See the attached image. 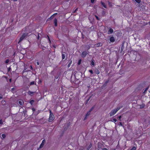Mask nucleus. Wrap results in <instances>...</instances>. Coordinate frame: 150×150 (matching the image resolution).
<instances>
[{
	"instance_id": "27",
	"label": "nucleus",
	"mask_w": 150,
	"mask_h": 150,
	"mask_svg": "<svg viewBox=\"0 0 150 150\" xmlns=\"http://www.w3.org/2000/svg\"><path fill=\"white\" fill-rule=\"evenodd\" d=\"M96 73L97 74H99L100 73V72L98 70H97L96 71Z\"/></svg>"
},
{
	"instance_id": "31",
	"label": "nucleus",
	"mask_w": 150,
	"mask_h": 150,
	"mask_svg": "<svg viewBox=\"0 0 150 150\" xmlns=\"http://www.w3.org/2000/svg\"><path fill=\"white\" fill-rule=\"evenodd\" d=\"M2 95L0 94V99H2Z\"/></svg>"
},
{
	"instance_id": "12",
	"label": "nucleus",
	"mask_w": 150,
	"mask_h": 150,
	"mask_svg": "<svg viewBox=\"0 0 150 150\" xmlns=\"http://www.w3.org/2000/svg\"><path fill=\"white\" fill-rule=\"evenodd\" d=\"M19 104L20 105H22L23 104V103L21 101H19L18 102Z\"/></svg>"
},
{
	"instance_id": "43",
	"label": "nucleus",
	"mask_w": 150,
	"mask_h": 150,
	"mask_svg": "<svg viewBox=\"0 0 150 150\" xmlns=\"http://www.w3.org/2000/svg\"><path fill=\"white\" fill-rule=\"evenodd\" d=\"M11 82V79H10L9 80Z\"/></svg>"
},
{
	"instance_id": "21",
	"label": "nucleus",
	"mask_w": 150,
	"mask_h": 150,
	"mask_svg": "<svg viewBox=\"0 0 150 150\" xmlns=\"http://www.w3.org/2000/svg\"><path fill=\"white\" fill-rule=\"evenodd\" d=\"M91 145L90 144L89 145V147L87 148V149H88V150L89 149L91 148Z\"/></svg>"
},
{
	"instance_id": "20",
	"label": "nucleus",
	"mask_w": 150,
	"mask_h": 150,
	"mask_svg": "<svg viewBox=\"0 0 150 150\" xmlns=\"http://www.w3.org/2000/svg\"><path fill=\"white\" fill-rule=\"evenodd\" d=\"M34 103V100H32L30 101V103L32 105Z\"/></svg>"
},
{
	"instance_id": "45",
	"label": "nucleus",
	"mask_w": 150,
	"mask_h": 150,
	"mask_svg": "<svg viewBox=\"0 0 150 150\" xmlns=\"http://www.w3.org/2000/svg\"><path fill=\"white\" fill-rule=\"evenodd\" d=\"M14 1H17V0H13Z\"/></svg>"
},
{
	"instance_id": "30",
	"label": "nucleus",
	"mask_w": 150,
	"mask_h": 150,
	"mask_svg": "<svg viewBox=\"0 0 150 150\" xmlns=\"http://www.w3.org/2000/svg\"><path fill=\"white\" fill-rule=\"evenodd\" d=\"M144 107V105H140V108H142Z\"/></svg>"
},
{
	"instance_id": "5",
	"label": "nucleus",
	"mask_w": 150,
	"mask_h": 150,
	"mask_svg": "<svg viewBox=\"0 0 150 150\" xmlns=\"http://www.w3.org/2000/svg\"><path fill=\"white\" fill-rule=\"evenodd\" d=\"M88 53L87 52L84 51L81 54V57H85L86 55L88 54Z\"/></svg>"
},
{
	"instance_id": "14",
	"label": "nucleus",
	"mask_w": 150,
	"mask_h": 150,
	"mask_svg": "<svg viewBox=\"0 0 150 150\" xmlns=\"http://www.w3.org/2000/svg\"><path fill=\"white\" fill-rule=\"evenodd\" d=\"M136 1L137 3L139 4L141 2V0H135Z\"/></svg>"
},
{
	"instance_id": "46",
	"label": "nucleus",
	"mask_w": 150,
	"mask_h": 150,
	"mask_svg": "<svg viewBox=\"0 0 150 150\" xmlns=\"http://www.w3.org/2000/svg\"><path fill=\"white\" fill-rule=\"evenodd\" d=\"M56 14H57L56 13H54V15H56Z\"/></svg>"
},
{
	"instance_id": "13",
	"label": "nucleus",
	"mask_w": 150,
	"mask_h": 150,
	"mask_svg": "<svg viewBox=\"0 0 150 150\" xmlns=\"http://www.w3.org/2000/svg\"><path fill=\"white\" fill-rule=\"evenodd\" d=\"M136 148L135 146H133L130 150H136Z\"/></svg>"
},
{
	"instance_id": "41",
	"label": "nucleus",
	"mask_w": 150,
	"mask_h": 150,
	"mask_svg": "<svg viewBox=\"0 0 150 150\" xmlns=\"http://www.w3.org/2000/svg\"><path fill=\"white\" fill-rule=\"evenodd\" d=\"M11 69V68H9L8 69V70L9 71H10V70Z\"/></svg>"
},
{
	"instance_id": "19",
	"label": "nucleus",
	"mask_w": 150,
	"mask_h": 150,
	"mask_svg": "<svg viewBox=\"0 0 150 150\" xmlns=\"http://www.w3.org/2000/svg\"><path fill=\"white\" fill-rule=\"evenodd\" d=\"M29 93L30 95H31V94H33L34 93V92H32V91H29Z\"/></svg>"
},
{
	"instance_id": "35",
	"label": "nucleus",
	"mask_w": 150,
	"mask_h": 150,
	"mask_svg": "<svg viewBox=\"0 0 150 150\" xmlns=\"http://www.w3.org/2000/svg\"><path fill=\"white\" fill-rule=\"evenodd\" d=\"M95 0H91V1L92 3H93L94 1Z\"/></svg>"
},
{
	"instance_id": "24",
	"label": "nucleus",
	"mask_w": 150,
	"mask_h": 150,
	"mask_svg": "<svg viewBox=\"0 0 150 150\" xmlns=\"http://www.w3.org/2000/svg\"><path fill=\"white\" fill-rule=\"evenodd\" d=\"M100 45V43H98L97 45L96 46L97 47H99Z\"/></svg>"
},
{
	"instance_id": "47",
	"label": "nucleus",
	"mask_w": 150,
	"mask_h": 150,
	"mask_svg": "<svg viewBox=\"0 0 150 150\" xmlns=\"http://www.w3.org/2000/svg\"><path fill=\"white\" fill-rule=\"evenodd\" d=\"M112 150H115V149H112Z\"/></svg>"
},
{
	"instance_id": "42",
	"label": "nucleus",
	"mask_w": 150,
	"mask_h": 150,
	"mask_svg": "<svg viewBox=\"0 0 150 150\" xmlns=\"http://www.w3.org/2000/svg\"><path fill=\"white\" fill-rule=\"evenodd\" d=\"M14 89V88H12L11 89V90L12 91H13V89Z\"/></svg>"
},
{
	"instance_id": "40",
	"label": "nucleus",
	"mask_w": 150,
	"mask_h": 150,
	"mask_svg": "<svg viewBox=\"0 0 150 150\" xmlns=\"http://www.w3.org/2000/svg\"><path fill=\"white\" fill-rule=\"evenodd\" d=\"M80 62L79 60V62H78V64H80Z\"/></svg>"
},
{
	"instance_id": "44",
	"label": "nucleus",
	"mask_w": 150,
	"mask_h": 150,
	"mask_svg": "<svg viewBox=\"0 0 150 150\" xmlns=\"http://www.w3.org/2000/svg\"><path fill=\"white\" fill-rule=\"evenodd\" d=\"M39 36L38 35V39H39Z\"/></svg>"
},
{
	"instance_id": "11",
	"label": "nucleus",
	"mask_w": 150,
	"mask_h": 150,
	"mask_svg": "<svg viewBox=\"0 0 150 150\" xmlns=\"http://www.w3.org/2000/svg\"><path fill=\"white\" fill-rule=\"evenodd\" d=\"M102 5L105 8H106V7L105 4L103 2H101V3Z\"/></svg>"
},
{
	"instance_id": "26",
	"label": "nucleus",
	"mask_w": 150,
	"mask_h": 150,
	"mask_svg": "<svg viewBox=\"0 0 150 150\" xmlns=\"http://www.w3.org/2000/svg\"><path fill=\"white\" fill-rule=\"evenodd\" d=\"M89 71L90 73H91V74H92L93 73V71L91 70H89Z\"/></svg>"
},
{
	"instance_id": "39",
	"label": "nucleus",
	"mask_w": 150,
	"mask_h": 150,
	"mask_svg": "<svg viewBox=\"0 0 150 150\" xmlns=\"http://www.w3.org/2000/svg\"><path fill=\"white\" fill-rule=\"evenodd\" d=\"M37 64V65H39V62H36Z\"/></svg>"
},
{
	"instance_id": "25",
	"label": "nucleus",
	"mask_w": 150,
	"mask_h": 150,
	"mask_svg": "<svg viewBox=\"0 0 150 150\" xmlns=\"http://www.w3.org/2000/svg\"><path fill=\"white\" fill-rule=\"evenodd\" d=\"M147 89H148V88H146V89L144 91L143 93H145L146 92V91H147Z\"/></svg>"
},
{
	"instance_id": "38",
	"label": "nucleus",
	"mask_w": 150,
	"mask_h": 150,
	"mask_svg": "<svg viewBox=\"0 0 150 150\" xmlns=\"http://www.w3.org/2000/svg\"><path fill=\"white\" fill-rule=\"evenodd\" d=\"M48 39H49V42H51V41L50 40V39H49V37L48 36Z\"/></svg>"
},
{
	"instance_id": "9",
	"label": "nucleus",
	"mask_w": 150,
	"mask_h": 150,
	"mask_svg": "<svg viewBox=\"0 0 150 150\" xmlns=\"http://www.w3.org/2000/svg\"><path fill=\"white\" fill-rule=\"evenodd\" d=\"M54 25L56 26L57 25V19L56 18H55L54 20Z\"/></svg>"
},
{
	"instance_id": "33",
	"label": "nucleus",
	"mask_w": 150,
	"mask_h": 150,
	"mask_svg": "<svg viewBox=\"0 0 150 150\" xmlns=\"http://www.w3.org/2000/svg\"><path fill=\"white\" fill-rule=\"evenodd\" d=\"M1 103H5V100H2V101H1Z\"/></svg>"
},
{
	"instance_id": "16",
	"label": "nucleus",
	"mask_w": 150,
	"mask_h": 150,
	"mask_svg": "<svg viewBox=\"0 0 150 150\" xmlns=\"http://www.w3.org/2000/svg\"><path fill=\"white\" fill-rule=\"evenodd\" d=\"M34 84H35V82L34 81H33L31 82L30 83V85H32Z\"/></svg>"
},
{
	"instance_id": "28",
	"label": "nucleus",
	"mask_w": 150,
	"mask_h": 150,
	"mask_svg": "<svg viewBox=\"0 0 150 150\" xmlns=\"http://www.w3.org/2000/svg\"><path fill=\"white\" fill-rule=\"evenodd\" d=\"M121 116H119L118 117L119 120H120V121L121 120L120 119H121Z\"/></svg>"
},
{
	"instance_id": "37",
	"label": "nucleus",
	"mask_w": 150,
	"mask_h": 150,
	"mask_svg": "<svg viewBox=\"0 0 150 150\" xmlns=\"http://www.w3.org/2000/svg\"><path fill=\"white\" fill-rule=\"evenodd\" d=\"M96 19H97V20H99L98 18V17L97 16H96Z\"/></svg>"
},
{
	"instance_id": "1",
	"label": "nucleus",
	"mask_w": 150,
	"mask_h": 150,
	"mask_svg": "<svg viewBox=\"0 0 150 150\" xmlns=\"http://www.w3.org/2000/svg\"><path fill=\"white\" fill-rule=\"evenodd\" d=\"M122 107V106L121 107H118L116 108H115L112 110L110 113V116H112L114 115Z\"/></svg>"
},
{
	"instance_id": "4",
	"label": "nucleus",
	"mask_w": 150,
	"mask_h": 150,
	"mask_svg": "<svg viewBox=\"0 0 150 150\" xmlns=\"http://www.w3.org/2000/svg\"><path fill=\"white\" fill-rule=\"evenodd\" d=\"M27 34L26 33H23L20 38L19 42H20L22 41L24 38L27 35Z\"/></svg>"
},
{
	"instance_id": "23",
	"label": "nucleus",
	"mask_w": 150,
	"mask_h": 150,
	"mask_svg": "<svg viewBox=\"0 0 150 150\" xmlns=\"http://www.w3.org/2000/svg\"><path fill=\"white\" fill-rule=\"evenodd\" d=\"M9 62V60L8 59H7L6 60L5 62L6 64H7Z\"/></svg>"
},
{
	"instance_id": "3",
	"label": "nucleus",
	"mask_w": 150,
	"mask_h": 150,
	"mask_svg": "<svg viewBox=\"0 0 150 150\" xmlns=\"http://www.w3.org/2000/svg\"><path fill=\"white\" fill-rule=\"evenodd\" d=\"M93 109V107L89 110V112H88L87 113L86 115L85 116L84 118V120H85L86 119L87 117L88 116L90 115L91 112V111Z\"/></svg>"
},
{
	"instance_id": "32",
	"label": "nucleus",
	"mask_w": 150,
	"mask_h": 150,
	"mask_svg": "<svg viewBox=\"0 0 150 150\" xmlns=\"http://www.w3.org/2000/svg\"><path fill=\"white\" fill-rule=\"evenodd\" d=\"M3 123L1 120H0V124H2Z\"/></svg>"
},
{
	"instance_id": "2",
	"label": "nucleus",
	"mask_w": 150,
	"mask_h": 150,
	"mask_svg": "<svg viewBox=\"0 0 150 150\" xmlns=\"http://www.w3.org/2000/svg\"><path fill=\"white\" fill-rule=\"evenodd\" d=\"M54 119V116L53 114L51 112V111L50 110V116L49 120V122H52Z\"/></svg>"
},
{
	"instance_id": "18",
	"label": "nucleus",
	"mask_w": 150,
	"mask_h": 150,
	"mask_svg": "<svg viewBox=\"0 0 150 150\" xmlns=\"http://www.w3.org/2000/svg\"><path fill=\"white\" fill-rule=\"evenodd\" d=\"M65 58V55L64 54H62V59H64Z\"/></svg>"
},
{
	"instance_id": "29",
	"label": "nucleus",
	"mask_w": 150,
	"mask_h": 150,
	"mask_svg": "<svg viewBox=\"0 0 150 150\" xmlns=\"http://www.w3.org/2000/svg\"><path fill=\"white\" fill-rule=\"evenodd\" d=\"M78 8H76L75 10V11H74L73 12V13H75L77 11V10H78Z\"/></svg>"
},
{
	"instance_id": "34",
	"label": "nucleus",
	"mask_w": 150,
	"mask_h": 150,
	"mask_svg": "<svg viewBox=\"0 0 150 150\" xmlns=\"http://www.w3.org/2000/svg\"><path fill=\"white\" fill-rule=\"evenodd\" d=\"M119 125L121 126H122L123 125H122V123L121 122H120V123H119Z\"/></svg>"
},
{
	"instance_id": "36",
	"label": "nucleus",
	"mask_w": 150,
	"mask_h": 150,
	"mask_svg": "<svg viewBox=\"0 0 150 150\" xmlns=\"http://www.w3.org/2000/svg\"><path fill=\"white\" fill-rule=\"evenodd\" d=\"M102 150H108L107 149L104 148L102 149Z\"/></svg>"
},
{
	"instance_id": "15",
	"label": "nucleus",
	"mask_w": 150,
	"mask_h": 150,
	"mask_svg": "<svg viewBox=\"0 0 150 150\" xmlns=\"http://www.w3.org/2000/svg\"><path fill=\"white\" fill-rule=\"evenodd\" d=\"M71 63H72V61H71V62H70L69 64H68V67H70V66L71 65Z\"/></svg>"
},
{
	"instance_id": "48",
	"label": "nucleus",
	"mask_w": 150,
	"mask_h": 150,
	"mask_svg": "<svg viewBox=\"0 0 150 150\" xmlns=\"http://www.w3.org/2000/svg\"><path fill=\"white\" fill-rule=\"evenodd\" d=\"M31 69H32V66H31Z\"/></svg>"
},
{
	"instance_id": "17",
	"label": "nucleus",
	"mask_w": 150,
	"mask_h": 150,
	"mask_svg": "<svg viewBox=\"0 0 150 150\" xmlns=\"http://www.w3.org/2000/svg\"><path fill=\"white\" fill-rule=\"evenodd\" d=\"M2 137L3 138H4L6 137V135L5 134H2Z\"/></svg>"
},
{
	"instance_id": "10",
	"label": "nucleus",
	"mask_w": 150,
	"mask_h": 150,
	"mask_svg": "<svg viewBox=\"0 0 150 150\" xmlns=\"http://www.w3.org/2000/svg\"><path fill=\"white\" fill-rule=\"evenodd\" d=\"M94 62L93 60H92L91 62V66H94Z\"/></svg>"
},
{
	"instance_id": "6",
	"label": "nucleus",
	"mask_w": 150,
	"mask_h": 150,
	"mask_svg": "<svg viewBox=\"0 0 150 150\" xmlns=\"http://www.w3.org/2000/svg\"><path fill=\"white\" fill-rule=\"evenodd\" d=\"M113 30L111 28H110L109 29V30L108 31V34L109 35V34H110L112 33H113Z\"/></svg>"
},
{
	"instance_id": "8",
	"label": "nucleus",
	"mask_w": 150,
	"mask_h": 150,
	"mask_svg": "<svg viewBox=\"0 0 150 150\" xmlns=\"http://www.w3.org/2000/svg\"><path fill=\"white\" fill-rule=\"evenodd\" d=\"M110 41L111 42H113L115 41V39L113 37H112L110 38Z\"/></svg>"
},
{
	"instance_id": "7",
	"label": "nucleus",
	"mask_w": 150,
	"mask_h": 150,
	"mask_svg": "<svg viewBox=\"0 0 150 150\" xmlns=\"http://www.w3.org/2000/svg\"><path fill=\"white\" fill-rule=\"evenodd\" d=\"M45 139H44L42 140V142L41 144L40 145V148H42L44 146L45 143Z\"/></svg>"
},
{
	"instance_id": "22",
	"label": "nucleus",
	"mask_w": 150,
	"mask_h": 150,
	"mask_svg": "<svg viewBox=\"0 0 150 150\" xmlns=\"http://www.w3.org/2000/svg\"><path fill=\"white\" fill-rule=\"evenodd\" d=\"M112 122L114 121L115 122H116L117 121V120L116 119H113V121H111Z\"/></svg>"
}]
</instances>
